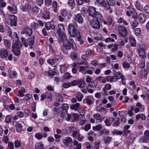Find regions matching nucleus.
Returning <instances> with one entry per match:
<instances>
[{"label": "nucleus", "mask_w": 149, "mask_h": 149, "mask_svg": "<svg viewBox=\"0 0 149 149\" xmlns=\"http://www.w3.org/2000/svg\"><path fill=\"white\" fill-rule=\"evenodd\" d=\"M108 24L109 26H113L114 25V22L113 20V18L111 17H108Z\"/></svg>", "instance_id": "obj_27"}, {"label": "nucleus", "mask_w": 149, "mask_h": 149, "mask_svg": "<svg viewBox=\"0 0 149 149\" xmlns=\"http://www.w3.org/2000/svg\"><path fill=\"white\" fill-rule=\"evenodd\" d=\"M90 66L89 65H87L85 66V70L86 71V73L92 75L93 73V71L91 70H87V68L89 69Z\"/></svg>", "instance_id": "obj_38"}, {"label": "nucleus", "mask_w": 149, "mask_h": 149, "mask_svg": "<svg viewBox=\"0 0 149 149\" xmlns=\"http://www.w3.org/2000/svg\"><path fill=\"white\" fill-rule=\"evenodd\" d=\"M134 5L137 9L139 10H141L142 9L143 7L142 5H140L139 2L136 1L135 2Z\"/></svg>", "instance_id": "obj_32"}, {"label": "nucleus", "mask_w": 149, "mask_h": 149, "mask_svg": "<svg viewBox=\"0 0 149 149\" xmlns=\"http://www.w3.org/2000/svg\"><path fill=\"white\" fill-rule=\"evenodd\" d=\"M104 122L105 125L107 126H110L111 124L110 121V119L109 118H106Z\"/></svg>", "instance_id": "obj_46"}, {"label": "nucleus", "mask_w": 149, "mask_h": 149, "mask_svg": "<svg viewBox=\"0 0 149 149\" xmlns=\"http://www.w3.org/2000/svg\"><path fill=\"white\" fill-rule=\"evenodd\" d=\"M85 83L84 81L79 80L78 85V86L81 88H83L84 87L85 85Z\"/></svg>", "instance_id": "obj_44"}, {"label": "nucleus", "mask_w": 149, "mask_h": 149, "mask_svg": "<svg viewBox=\"0 0 149 149\" xmlns=\"http://www.w3.org/2000/svg\"><path fill=\"white\" fill-rule=\"evenodd\" d=\"M108 1L105 0H97V1L95 3V5H97V3L100 4L99 6H103L104 9H108L109 7V5L107 4Z\"/></svg>", "instance_id": "obj_6"}, {"label": "nucleus", "mask_w": 149, "mask_h": 149, "mask_svg": "<svg viewBox=\"0 0 149 149\" xmlns=\"http://www.w3.org/2000/svg\"><path fill=\"white\" fill-rule=\"evenodd\" d=\"M111 138L110 137L107 136L104 139V142L105 144L109 143L111 141Z\"/></svg>", "instance_id": "obj_35"}, {"label": "nucleus", "mask_w": 149, "mask_h": 149, "mask_svg": "<svg viewBox=\"0 0 149 149\" xmlns=\"http://www.w3.org/2000/svg\"><path fill=\"white\" fill-rule=\"evenodd\" d=\"M111 88V85L110 84H107L104 86V87L102 89L104 93H106L107 92V90H110Z\"/></svg>", "instance_id": "obj_22"}, {"label": "nucleus", "mask_w": 149, "mask_h": 149, "mask_svg": "<svg viewBox=\"0 0 149 149\" xmlns=\"http://www.w3.org/2000/svg\"><path fill=\"white\" fill-rule=\"evenodd\" d=\"M72 138L69 137H67L63 140V142L65 146H68V144L72 141Z\"/></svg>", "instance_id": "obj_14"}, {"label": "nucleus", "mask_w": 149, "mask_h": 149, "mask_svg": "<svg viewBox=\"0 0 149 149\" xmlns=\"http://www.w3.org/2000/svg\"><path fill=\"white\" fill-rule=\"evenodd\" d=\"M35 147L36 149H43L44 148L43 144L41 143H37L35 145Z\"/></svg>", "instance_id": "obj_28"}, {"label": "nucleus", "mask_w": 149, "mask_h": 149, "mask_svg": "<svg viewBox=\"0 0 149 149\" xmlns=\"http://www.w3.org/2000/svg\"><path fill=\"white\" fill-rule=\"evenodd\" d=\"M110 82H115L117 81L118 79H121L122 84L123 85L125 84V79L123 74L120 72H117L116 74L113 76H109Z\"/></svg>", "instance_id": "obj_2"}, {"label": "nucleus", "mask_w": 149, "mask_h": 149, "mask_svg": "<svg viewBox=\"0 0 149 149\" xmlns=\"http://www.w3.org/2000/svg\"><path fill=\"white\" fill-rule=\"evenodd\" d=\"M71 86V84L70 82L63 83L62 84V86L65 88H67Z\"/></svg>", "instance_id": "obj_48"}, {"label": "nucleus", "mask_w": 149, "mask_h": 149, "mask_svg": "<svg viewBox=\"0 0 149 149\" xmlns=\"http://www.w3.org/2000/svg\"><path fill=\"white\" fill-rule=\"evenodd\" d=\"M14 145L16 148H18L20 146L21 143L19 141L16 140L14 142Z\"/></svg>", "instance_id": "obj_55"}, {"label": "nucleus", "mask_w": 149, "mask_h": 149, "mask_svg": "<svg viewBox=\"0 0 149 149\" xmlns=\"http://www.w3.org/2000/svg\"><path fill=\"white\" fill-rule=\"evenodd\" d=\"M68 31L70 35L72 37H75L78 34H79L74 24H70L68 25Z\"/></svg>", "instance_id": "obj_4"}, {"label": "nucleus", "mask_w": 149, "mask_h": 149, "mask_svg": "<svg viewBox=\"0 0 149 149\" xmlns=\"http://www.w3.org/2000/svg\"><path fill=\"white\" fill-rule=\"evenodd\" d=\"M52 8L53 11L55 13L57 12L58 9L57 8V3L56 1H54L53 2Z\"/></svg>", "instance_id": "obj_24"}, {"label": "nucleus", "mask_w": 149, "mask_h": 149, "mask_svg": "<svg viewBox=\"0 0 149 149\" xmlns=\"http://www.w3.org/2000/svg\"><path fill=\"white\" fill-rule=\"evenodd\" d=\"M65 30L63 24H60L58 25V29L57 30V33L58 35H60V33L62 31H63Z\"/></svg>", "instance_id": "obj_18"}, {"label": "nucleus", "mask_w": 149, "mask_h": 149, "mask_svg": "<svg viewBox=\"0 0 149 149\" xmlns=\"http://www.w3.org/2000/svg\"><path fill=\"white\" fill-rule=\"evenodd\" d=\"M138 53L139 56L142 59H144L146 58V53L143 47L140 48L138 49Z\"/></svg>", "instance_id": "obj_11"}, {"label": "nucleus", "mask_w": 149, "mask_h": 149, "mask_svg": "<svg viewBox=\"0 0 149 149\" xmlns=\"http://www.w3.org/2000/svg\"><path fill=\"white\" fill-rule=\"evenodd\" d=\"M47 62L48 63L51 65H53L55 63V60L54 58L48 60Z\"/></svg>", "instance_id": "obj_59"}, {"label": "nucleus", "mask_w": 149, "mask_h": 149, "mask_svg": "<svg viewBox=\"0 0 149 149\" xmlns=\"http://www.w3.org/2000/svg\"><path fill=\"white\" fill-rule=\"evenodd\" d=\"M71 47L74 50L76 51L77 49L76 46L74 43L72 38H70L67 43H64L63 45L61 47L62 51L64 53L67 54V52L66 51L70 49Z\"/></svg>", "instance_id": "obj_1"}, {"label": "nucleus", "mask_w": 149, "mask_h": 149, "mask_svg": "<svg viewBox=\"0 0 149 149\" xmlns=\"http://www.w3.org/2000/svg\"><path fill=\"white\" fill-rule=\"evenodd\" d=\"M15 126L17 127L16 130L17 132H19L22 130V126L19 122H16Z\"/></svg>", "instance_id": "obj_19"}, {"label": "nucleus", "mask_w": 149, "mask_h": 149, "mask_svg": "<svg viewBox=\"0 0 149 149\" xmlns=\"http://www.w3.org/2000/svg\"><path fill=\"white\" fill-rule=\"evenodd\" d=\"M11 20L10 24L11 25L16 26L17 25V19L15 15H13L12 17Z\"/></svg>", "instance_id": "obj_21"}, {"label": "nucleus", "mask_w": 149, "mask_h": 149, "mask_svg": "<svg viewBox=\"0 0 149 149\" xmlns=\"http://www.w3.org/2000/svg\"><path fill=\"white\" fill-rule=\"evenodd\" d=\"M11 117L10 115H7L5 118V122L6 123H9L11 122Z\"/></svg>", "instance_id": "obj_42"}, {"label": "nucleus", "mask_w": 149, "mask_h": 149, "mask_svg": "<svg viewBox=\"0 0 149 149\" xmlns=\"http://www.w3.org/2000/svg\"><path fill=\"white\" fill-rule=\"evenodd\" d=\"M68 3L69 6L72 7H74L75 5L74 0H69Z\"/></svg>", "instance_id": "obj_43"}, {"label": "nucleus", "mask_w": 149, "mask_h": 149, "mask_svg": "<svg viewBox=\"0 0 149 149\" xmlns=\"http://www.w3.org/2000/svg\"><path fill=\"white\" fill-rule=\"evenodd\" d=\"M95 119L100 120V121H102V117L101 115L99 113H97L93 115Z\"/></svg>", "instance_id": "obj_37"}, {"label": "nucleus", "mask_w": 149, "mask_h": 149, "mask_svg": "<svg viewBox=\"0 0 149 149\" xmlns=\"http://www.w3.org/2000/svg\"><path fill=\"white\" fill-rule=\"evenodd\" d=\"M109 76L106 77L100 76L97 78V80L99 81L100 83H105L107 81L110 82Z\"/></svg>", "instance_id": "obj_9"}, {"label": "nucleus", "mask_w": 149, "mask_h": 149, "mask_svg": "<svg viewBox=\"0 0 149 149\" xmlns=\"http://www.w3.org/2000/svg\"><path fill=\"white\" fill-rule=\"evenodd\" d=\"M63 77L65 79H68L71 78V76L70 73H66L63 75Z\"/></svg>", "instance_id": "obj_47"}, {"label": "nucleus", "mask_w": 149, "mask_h": 149, "mask_svg": "<svg viewBox=\"0 0 149 149\" xmlns=\"http://www.w3.org/2000/svg\"><path fill=\"white\" fill-rule=\"evenodd\" d=\"M31 26L32 28L35 29H37L38 26V24L34 22L31 24Z\"/></svg>", "instance_id": "obj_64"}, {"label": "nucleus", "mask_w": 149, "mask_h": 149, "mask_svg": "<svg viewBox=\"0 0 149 149\" xmlns=\"http://www.w3.org/2000/svg\"><path fill=\"white\" fill-rule=\"evenodd\" d=\"M4 43L6 48V49H9L11 45V42L8 40L4 39Z\"/></svg>", "instance_id": "obj_26"}, {"label": "nucleus", "mask_w": 149, "mask_h": 149, "mask_svg": "<svg viewBox=\"0 0 149 149\" xmlns=\"http://www.w3.org/2000/svg\"><path fill=\"white\" fill-rule=\"evenodd\" d=\"M146 16L144 15V13H141L139 15L138 18L140 23H143L146 21Z\"/></svg>", "instance_id": "obj_17"}, {"label": "nucleus", "mask_w": 149, "mask_h": 149, "mask_svg": "<svg viewBox=\"0 0 149 149\" xmlns=\"http://www.w3.org/2000/svg\"><path fill=\"white\" fill-rule=\"evenodd\" d=\"M79 82V80H75L72 81L71 83V86H75L78 85Z\"/></svg>", "instance_id": "obj_58"}, {"label": "nucleus", "mask_w": 149, "mask_h": 149, "mask_svg": "<svg viewBox=\"0 0 149 149\" xmlns=\"http://www.w3.org/2000/svg\"><path fill=\"white\" fill-rule=\"evenodd\" d=\"M88 10L90 16L94 17L97 13L95 8L92 7H89L88 8Z\"/></svg>", "instance_id": "obj_13"}, {"label": "nucleus", "mask_w": 149, "mask_h": 149, "mask_svg": "<svg viewBox=\"0 0 149 149\" xmlns=\"http://www.w3.org/2000/svg\"><path fill=\"white\" fill-rule=\"evenodd\" d=\"M17 73L15 71H14L10 74V77L11 78H15L17 76Z\"/></svg>", "instance_id": "obj_61"}, {"label": "nucleus", "mask_w": 149, "mask_h": 149, "mask_svg": "<svg viewBox=\"0 0 149 149\" xmlns=\"http://www.w3.org/2000/svg\"><path fill=\"white\" fill-rule=\"evenodd\" d=\"M126 15L132 17L134 18L137 19L138 18L137 13L134 9L131 7H129L126 11Z\"/></svg>", "instance_id": "obj_5"}, {"label": "nucleus", "mask_w": 149, "mask_h": 149, "mask_svg": "<svg viewBox=\"0 0 149 149\" xmlns=\"http://www.w3.org/2000/svg\"><path fill=\"white\" fill-rule=\"evenodd\" d=\"M122 64L124 68L128 69L130 67V64L127 61L123 62Z\"/></svg>", "instance_id": "obj_36"}, {"label": "nucleus", "mask_w": 149, "mask_h": 149, "mask_svg": "<svg viewBox=\"0 0 149 149\" xmlns=\"http://www.w3.org/2000/svg\"><path fill=\"white\" fill-rule=\"evenodd\" d=\"M90 21V25L92 28L96 29H100V24L99 21L97 20L96 19H93Z\"/></svg>", "instance_id": "obj_7"}, {"label": "nucleus", "mask_w": 149, "mask_h": 149, "mask_svg": "<svg viewBox=\"0 0 149 149\" xmlns=\"http://www.w3.org/2000/svg\"><path fill=\"white\" fill-rule=\"evenodd\" d=\"M108 5H109L110 6H114L116 5V3L114 0H109L108 1Z\"/></svg>", "instance_id": "obj_49"}, {"label": "nucleus", "mask_w": 149, "mask_h": 149, "mask_svg": "<svg viewBox=\"0 0 149 149\" xmlns=\"http://www.w3.org/2000/svg\"><path fill=\"white\" fill-rule=\"evenodd\" d=\"M35 137L38 140H40L42 139L43 136L40 133H37L35 135Z\"/></svg>", "instance_id": "obj_40"}, {"label": "nucleus", "mask_w": 149, "mask_h": 149, "mask_svg": "<svg viewBox=\"0 0 149 149\" xmlns=\"http://www.w3.org/2000/svg\"><path fill=\"white\" fill-rule=\"evenodd\" d=\"M139 23L135 20H133L131 23V25L132 29H134L135 28L138 26Z\"/></svg>", "instance_id": "obj_25"}, {"label": "nucleus", "mask_w": 149, "mask_h": 149, "mask_svg": "<svg viewBox=\"0 0 149 149\" xmlns=\"http://www.w3.org/2000/svg\"><path fill=\"white\" fill-rule=\"evenodd\" d=\"M22 46V44L19 41H15L12 46V51L16 56H19L20 54V48Z\"/></svg>", "instance_id": "obj_3"}, {"label": "nucleus", "mask_w": 149, "mask_h": 149, "mask_svg": "<svg viewBox=\"0 0 149 149\" xmlns=\"http://www.w3.org/2000/svg\"><path fill=\"white\" fill-rule=\"evenodd\" d=\"M66 69L67 68L65 66V64L60 66V71H65L66 70Z\"/></svg>", "instance_id": "obj_57"}, {"label": "nucleus", "mask_w": 149, "mask_h": 149, "mask_svg": "<svg viewBox=\"0 0 149 149\" xmlns=\"http://www.w3.org/2000/svg\"><path fill=\"white\" fill-rule=\"evenodd\" d=\"M87 122V120L84 117V119H81L79 121V124L80 125H82L85 124Z\"/></svg>", "instance_id": "obj_56"}, {"label": "nucleus", "mask_w": 149, "mask_h": 149, "mask_svg": "<svg viewBox=\"0 0 149 149\" xmlns=\"http://www.w3.org/2000/svg\"><path fill=\"white\" fill-rule=\"evenodd\" d=\"M94 101V98L92 96H87L83 100V102H86V103L89 105L93 104Z\"/></svg>", "instance_id": "obj_12"}, {"label": "nucleus", "mask_w": 149, "mask_h": 149, "mask_svg": "<svg viewBox=\"0 0 149 149\" xmlns=\"http://www.w3.org/2000/svg\"><path fill=\"white\" fill-rule=\"evenodd\" d=\"M113 47L112 49V51L113 52H115L116 51L118 48V45L117 44H115L113 45Z\"/></svg>", "instance_id": "obj_54"}, {"label": "nucleus", "mask_w": 149, "mask_h": 149, "mask_svg": "<svg viewBox=\"0 0 149 149\" xmlns=\"http://www.w3.org/2000/svg\"><path fill=\"white\" fill-rule=\"evenodd\" d=\"M42 17L45 19H49L50 18L49 13L48 11H45L43 12Z\"/></svg>", "instance_id": "obj_20"}, {"label": "nucleus", "mask_w": 149, "mask_h": 149, "mask_svg": "<svg viewBox=\"0 0 149 149\" xmlns=\"http://www.w3.org/2000/svg\"><path fill=\"white\" fill-rule=\"evenodd\" d=\"M52 0H45V4L46 6H50L52 3Z\"/></svg>", "instance_id": "obj_63"}, {"label": "nucleus", "mask_w": 149, "mask_h": 149, "mask_svg": "<svg viewBox=\"0 0 149 149\" xmlns=\"http://www.w3.org/2000/svg\"><path fill=\"white\" fill-rule=\"evenodd\" d=\"M60 38H61V39L64 42V43L66 41L67 39L65 33H62L61 36Z\"/></svg>", "instance_id": "obj_53"}, {"label": "nucleus", "mask_w": 149, "mask_h": 149, "mask_svg": "<svg viewBox=\"0 0 149 149\" xmlns=\"http://www.w3.org/2000/svg\"><path fill=\"white\" fill-rule=\"evenodd\" d=\"M102 126L101 124L95 126H93L92 127L93 130L95 131H99L102 129Z\"/></svg>", "instance_id": "obj_33"}, {"label": "nucleus", "mask_w": 149, "mask_h": 149, "mask_svg": "<svg viewBox=\"0 0 149 149\" xmlns=\"http://www.w3.org/2000/svg\"><path fill=\"white\" fill-rule=\"evenodd\" d=\"M134 32L136 36H141V29L139 28H136L135 29Z\"/></svg>", "instance_id": "obj_31"}, {"label": "nucleus", "mask_w": 149, "mask_h": 149, "mask_svg": "<svg viewBox=\"0 0 149 149\" xmlns=\"http://www.w3.org/2000/svg\"><path fill=\"white\" fill-rule=\"evenodd\" d=\"M22 42L25 47H27L28 46V43L27 42L25 39L24 38H21Z\"/></svg>", "instance_id": "obj_52"}, {"label": "nucleus", "mask_w": 149, "mask_h": 149, "mask_svg": "<svg viewBox=\"0 0 149 149\" xmlns=\"http://www.w3.org/2000/svg\"><path fill=\"white\" fill-rule=\"evenodd\" d=\"M32 97V96L31 95L27 94L25 96V97L23 99V100L24 101H27L31 98Z\"/></svg>", "instance_id": "obj_39"}, {"label": "nucleus", "mask_w": 149, "mask_h": 149, "mask_svg": "<svg viewBox=\"0 0 149 149\" xmlns=\"http://www.w3.org/2000/svg\"><path fill=\"white\" fill-rule=\"evenodd\" d=\"M100 133L101 135L103 134H108L109 133V130L107 129H104L100 131Z\"/></svg>", "instance_id": "obj_45"}, {"label": "nucleus", "mask_w": 149, "mask_h": 149, "mask_svg": "<svg viewBox=\"0 0 149 149\" xmlns=\"http://www.w3.org/2000/svg\"><path fill=\"white\" fill-rule=\"evenodd\" d=\"M144 137L147 140H149V131L147 130L144 133Z\"/></svg>", "instance_id": "obj_50"}, {"label": "nucleus", "mask_w": 149, "mask_h": 149, "mask_svg": "<svg viewBox=\"0 0 149 149\" xmlns=\"http://www.w3.org/2000/svg\"><path fill=\"white\" fill-rule=\"evenodd\" d=\"M78 111L81 115L83 116H84L86 113V111L83 108L81 107V106L80 107V108L79 109Z\"/></svg>", "instance_id": "obj_34"}, {"label": "nucleus", "mask_w": 149, "mask_h": 149, "mask_svg": "<svg viewBox=\"0 0 149 149\" xmlns=\"http://www.w3.org/2000/svg\"><path fill=\"white\" fill-rule=\"evenodd\" d=\"M34 37L33 36L31 37L29 40V46H33L34 42Z\"/></svg>", "instance_id": "obj_51"}, {"label": "nucleus", "mask_w": 149, "mask_h": 149, "mask_svg": "<svg viewBox=\"0 0 149 149\" xmlns=\"http://www.w3.org/2000/svg\"><path fill=\"white\" fill-rule=\"evenodd\" d=\"M81 105L78 103L72 104L70 107V108L72 110L77 111L78 110L80 107Z\"/></svg>", "instance_id": "obj_16"}, {"label": "nucleus", "mask_w": 149, "mask_h": 149, "mask_svg": "<svg viewBox=\"0 0 149 149\" xmlns=\"http://www.w3.org/2000/svg\"><path fill=\"white\" fill-rule=\"evenodd\" d=\"M8 9L12 13L16 14L17 12V8L16 7L12 8L10 6L8 7Z\"/></svg>", "instance_id": "obj_29"}, {"label": "nucleus", "mask_w": 149, "mask_h": 149, "mask_svg": "<svg viewBox=\"0 0 149 149\" xmlns=\"http://www.w3.org/2000/svg\"><path fill=\"white\" fill-rule=\"evenodd\" d=\"M91 127V125L90 124L86 125L84 126V129L86 131H88L90 129Z\"/></svg>", "instance_id": "obj_62"}, {"label": "nucleus", "mask_w": 149, "mask_h": 149, "mask_svg": "<svg viewBox=\"0 0 149 149\" xmlns=\"http://www.w3.org/2000/svg\"><path fill=\"white\" fill-rule=\"evenodd\" d=\"M8 53V52L6 49L2 48L0 50V56L2 59L7 58Z\"/></svg>", "instance_id": "obj_8"}, {"label": "nucleus", "mask_w": 149, "mask_h": 149, "mask_svg": "<svg viewBox=\"0 0 149 149\" xmlns=\"http://www.w3.org/2000/svg\"><path fill=\"white\" fill-rule=\"evenodd\" d=\"M118 31L119 34L122 37H124L126 36L127 32L125 28L122 26H120L118 28Z\"/></svg>", "instance_id": "obj_10"}, {"label": "nucleus", "mask_w": 149, "mask_h": 149, "mask_svg": "<svg viewBox=\"0 0 149 149\" xmlns=\"http://www.w3.org/2000/svg\"><path fill=\"white\" fill-rule=\"evenodd\" d=\"M75 21L79 23H82L83 22V19L81 14H77L74 18Z\"/></svg>", "instance_id": "obj_15"}, {"label": "nucleus", "mask_w": 149, "mask_h": 149, "mask_svg": "<svg viewBox=\"0 0 149 149\" xmlns=\"http://www.w3.org/2000/svg\"><path fill=\"white\" fill-rule=\"evenodd\" d=\"M94 17H96L97 19L96 20L97 21H99V20L101 21L102 19V16L100 13H97Z\"/></svg>", "instance_id": "obj_41"}, {"label": "nucleus", "mask_w": 149, "mask_h": 149, "mask_svg": "<svg viewBox=\"0 0 149 149\" xmlns=\"http://www.w3.org/2000/svg\"><path fill=\"white\" fill-rule=\"evenodd\" d=\"M25 7L27 11L28 10H30L31 9V6L29 4L26 3L25 5Z\"/></svg>", "instance_id": "obj_60"}, {"label": "nucleus", "mask_w": 149, "mask_h": 149, "mask_svg": "<svg viewBox=\"0 0 149 149\" xmlns=\"http://www.w3.org/2000/svg\"><path fill=\"white\" fill-rule=\"evenodd\" d=\"M130 41L131 46L133 47H136V42L135 39L133 37L130 38Z\"/></svg>", "instance_id": "obj_30"}, {"label": "nucleus", "mask_w": 149, "mask_h": 149, "mask_svg": "<svg viewBox=\"0 0 149 149\" xmlns=\"http://www.w3.org/2000/svg\"><path fill=\"white\" fill-rule=\"evenodd\" d=\"M76 97L78 101L80 102L82 101L83 97V95L81 93L78 92L76 95Z\"/></svg>", "instance_id": "obj_23"}]
</instances>
